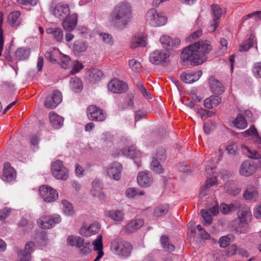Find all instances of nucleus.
<instances>
[{
    "mask_svg": "<svg viewBox=\"0 0 261 261\" xmlns=\"http://www.w3.org/2000/svg\"><path fill=\"white\" fill-rule=\"evenodd\" d=\"M212 49L210 42L207 40L195 42L182 50L180 55V62L183 65L187 62H190L193 66L201 64L206 60V55Z\"/></svg>",
    "mask_w": 261,
    "mask_h": 261,
    "instance_id": "f257e3e1",
    "label": "nucleus"
},
{
    "mask_svg": "<svg viewBox=\"0 0 261 261\" xmlns=\"http://www.w3.org/2000/svg\"><path fill=\"white\" fill-rule=\"evenodd\" d=\"M112 22L118 28H123L130 20L132 10L130 5L125 2L118 4L111 15Z\"/></svg>",
    "mask_w": 261,
    "mask_h": 261,
    "instance_id": "f03ea898",
    "label": "nucleus"
},
{
    "mask_svg": "<svg viewBox=\"0 0 261 261\" xmlns=\"http://www.w3.org/2000/svg\"><path fill=\"white\" fill-rule=\"evenodd\" d=\"M238 218L232 220L230 226L237 232L246 233L247 231L248 224L252 219L250 209L248 206L241 207L237 213Z\"/></svg>",
    "mask_w": 261,
    "mask_h": 261,
    "instance_id": "7ed1b4c3",
    "label": "nucleus"
},
{
    "mask_svg": "<svg viewBox=\"0 0 261 261\" xmlns=\"http://www.w3.org/2000/svg\"><path fill=\"white\" fill-rule=\"evenodd\" d=\"M111 249L115 254L126 258L130 255L132 246L127 242L115 239L111 242Z\"/></svg>",
    "mask_w": 261,
    "mask_h": 261,
    "instance_id": "20e7f679",
    "label": "nucleus"
},
{
    "mask_svg": "<svg viewBox=\"0 0 261 261\" xmlns=\"http://www.w3.org/2000/svg\"><path fill=\"white\" fill-rule=\"evenodd\" d=\"M146 21L151 26L158 27L164 25L167 22V18L154 9H151L146 14Z\"/></svg>",
    "mask_w": 261,
    "mask_h": 261,
    "instance_id": "39448f33",
    "label": "nucleus"
},
{
    "mask_svg": "<svg viewBox=\"0 0 261 261\" xmlns=\"http://www.w3.org/2000/svg\"><path fill=\"white\" fill-rule=\"evenodd\" d=\"M166 157L165 149L163 147L158 148L152 156L151 169L158 173H162L163 168L161 163L165 161Z\"/></svg>",
    "mask_w": 261,
    "mask_h": 261,
    "instance_id": "423d86ee",
    "label": "nucleus"
},
{
    "mask_svg": "<svg viewBox=\"0 0 261 261\" xmlns=\"http://www.w3.org/2000/svg\"><path fill=\"white\" fill-rule=\"evenodd\" d=\"M51 172L53 175L58 179L66 180L69 176L68 169L64 166L62 161L57 160L51 165Z\"/></svg>",
    "mask_w": 261,
    "mask_h": 261,
    "instance_id": "0eeeda50",
    "label": "nucleus"
},
{
    "mask_svg": "<svg viewBox=\"0 0 261 261\" xmlns=\"http://www.w3.org/2000/svg\"><path fill=\"white\" fill-rule=\"evenodd\" d=\"M39 192L40 196L46 202H52L58 198L57 191L48 186H41L39 188Z\"/></svg>",
    "mask_w": 261,
    "mask_h": 261,
    "instance_id": "6e6552de",
    "label": "nucleus"
},
{
    "mask_svg": "<svg viewBox=\"0 0 261 261\" xmlns=\"http://www.w3.org/2000/svg\"><path fill=\"white\" fill-rule=\"evenodd\" d=\"M61 217L59 215L55 214L50 216H43L38 220L39 226L43 229H49L55 224L60 222Z\"/></svg>",
    "mask_w": 261,
    "mask_h": 261,
    "instance_id": "1a4fd4ad",
    "label": "nucleus"
},
{
    "mask_svg": "<svg viewBox=\"0 0 261 261\" xmlns=\"http://www.w3.org/2000/svg\"><path fill=\"white\" fill-rule=\"evenodd\" d=\"M213 166L207 165L205 167V172L207 175V180L205 184L201 188L199 195L200 197H202L207 194L208 189L212 187L217 184V179L216 176L210 177L211 173H213Z\"/></svg>",
    "mask_w": 261,
    "mask_h": 261,
    "instance_id": "9d476101",
    "label": "nucleus"
},
{
    "mask_svg": "<svg viewBox=\"0 0 261 261\" xmlns=\"http://www.w3.org/2000/svg\"><path fill=\"white\" fill-rule=\"evenodd\" d=\"M88 119L91 121H102L106 119V114L103 110L95 105H91L87 109Z\"/></svg>",
    "mask_w": 261,
    "mask_h": 261,
    "instance_id": "9b49d317",
    "label": "nucleus"
},
{
    "mask_svg": "<svg viewBox=\"0 0 261 261\" xmlns=\"http://www.w3.org/2000/svg\"><path fill=\"white\" fill-rule=\"evenodd\" d=\"M212 10V20L210 22L208 31L214 32L219 24V20L221 18L223 11L222 8L218 5L213 4L211 6Z\"/></svg>",
    "mask_w": 261,
    "mask_h": 261,
    "instance_id": "f8f14e48",
    "label": "nucleus"
},
{
    "mask_svg": "<svg viewBox=\"0 0 261 261\" xmlns=\"http://www.w3.org/2000/svg\"><path fill=\"white\" fill-rule=\"evenodd\" d=\"M107 172L108 175L115 180L120 179L122 166L118 162H114L110 164L108 167L105 168Z\"/></svg>",
    "mask_w": 261,
    "mask_h": 261,
    "instance_id": "ddd939ff",
    "label": "nucleus"
},
{
    "mask_svg": "<svg viewBox=\"0 0 261 261\" xmlns=\"http://www.w3.org/2000/svg\"><path fill=\"white\" fill-rule=\"evenodd\" d=\"M62 100V93L58 90H55L51 95L46 97L44 106L48 109H54L61 103Z\"/></svg>",
    "mask_w": 261,
    "mask_h": 261,
    "instance_id": "4468645a",
    "label": "nucleus"
},
{
    "mask_svg": "<svg viewBox=\"0 0 261 261\" xmlns=\"http://www.w3.org/2000/svg\"><path fill=\"white\" fill-rule=\"evenodd\" d=\"M108 88L114 93H122L126 91L127 86L123 81L117 79H113L108 83Z\"/></svg>",
    "mask_w": 261,
    "mask_h": 261,
    "instance_id": "2eb2a0df",
    "label": "nucleus"
},
{
    "mask_svg": "<svg viewBox=\"0 0 261 261\" xmlns=\"http://www.w3.org/2000/svg\"><path fill=\"white\" fill-rule=\"evenodd\" d=\"M169 57V53L166 50H155L150 54L149 61L155 65H159L165 62Z\"/></svg>",
    "mask_w": 261,
    "mask_h": 261,
    "instance_id": "dca6fc26",
    "label": "nucleus"
},
{
    "mask_svg": "<svg viewBox=\"0 0 261 261\" xmlns=\"http://www.w3.org/2000/svg\"><path fill=\"white\" fill-rule=\"evenodd\" d=\"M256 170V165L254 162L246 160L240 166L239 169L240 174L244 176H249Z\"/></svg>",
    "mask_w": 261,
    "mask_h": 261,
    "instance_id": "f3484780",
    "label": "nucleus"
},
{
    "mask_svg": "<svg viewBox=\"0 0 261 261\" xmlns=\"http://www.w3.org/2000/svg\"><path fill=\"white\" fill-rule=\"evenodd\" d=\"M70 13V9L68 4L58 3L53 11V15L59 19H64Z\"/></svg>",
    "mask_w": 261,
    "mask_h": 261,
    "instance_id": "a211bd4d",
    "label": "nucleus"
},
{
    "mask_svg": "<svg viewBox=\"0 0 261 261\" xmlns=\"http://www.w3.org/2000/svg\"><path fill=\"white\" fill-rule=\"evenodd\" d=\"M92 245L93 246V251L95 252L96 255V257L93 261H99L104 255L102 236H98L92 243Z\"/></svg>",
    "mask_w": 261,
    "mask_h": 261,
    "instance_id": "6ab92c4d",
    "label": "nucleus"
},
{
    "mask_svg": "<svg viewBox=\"0 0 261 261\" xmlns=\"http://www.w3.org/2000/svg\"><path fill=\"white\" fill-rule=\"evenodd\" d=\"M91 193L93 197L97 198L100 200H103L106 198L105 194L102 191L101 181L98 179H95L92 182Z\"/></svg>",
    "mask_w": 261,
    "mask_h": 261,
    "instance_id": "aec40b11",
    "label": "nucleus"
},
{
    "mask_svg": "<svg viewBox=\"0 0 261 261\" xmlns=\"http://www.w3.org/2000/svg\"><path fill=\"white\" fill-rule=\"evenodd\" d=\"M77 15L73 13L67 16L62 22V25L65 30L71 31L75 27L77 23Z\"/></svg>",
    "mask_w": 261,
    "mask_h": 261,
    "instance_id": "412c9836",
    "label": "nucleus"
},
{
    "mask_svg": "<svg viewBox=\"0 0 261 261\" xmlns=\"http://www.w3.org/2000/svg\"><path fill=\"white\" fill-rule=\"evenodd\" d=\"M16 177V172L9 163H6L4 166V170L2 178L4 181L10 182Z\"/></svg>",
    "mask_w": 261,
    "mask_h": 261,
    "instance_id": "4be33fe9",
    "label": "nucleus"
},
{
    "mask_svg": "<svg viewBox=\"0 0 261 261\" xmlns=\"http://www.w3.org/2000/svg\"><path fill=\"white\" fill-rule=\"evenodd\" d=\"M202 71L198 70L194 72H185L181 74L182 81L187 84H192L197 81L202 75Z\"/></svg>",
    "mask_w": 261,
    "mask_h": 261,
    "instance_id": "5701e85b",
    "label": "nucleus"
},
{
    "mask_svg": "<svg viewBox=\"0 0 261 261\" xmlns=\"http://www.w3.org/2000/svg\"><path fill=\"white\" fill-rule=\"evenodd\" d=\"M99 230L98 223H93L89 226H83L80 229V233L85 237H90L97 233Z\"/></svg>",
    "mask_w": 261,
    "mask_h": 261,
    "instance_id": "b1692460",
    "label": "nucleus"
},
{
    "mask_svg": "<svg viewBox=\"0 0 261 261\" xmlns=\"http://www.w3.org/2000/svg\"><path fill=\"white\" fill-rule=\"evenodd\" d=\"M105 215L115 222H121L124 219L125 214L123 210H113L106 211Z\"/></svg>",
    "mask_w": 261,
    "mask_h": 261,
    "instance_id": "393cba45",
    "label": "nucleus"
},
{
    "mask_svg": "<svg viewBox=\"0 0 261 261\" xmlns=\"http://www.w3.org/2000/svg\"><path fill=\"white\" fill-rule=\"evenodd\" d=\"M210 89L215 94L220 95L224 91L223 84L213 77L209 79Z\"/></svg>",
    "mask_w": 261,
    "mask_h": 261,
    "instance_id": "a878e982",
    "label": "nucleus"
},
{
    "mask_svg": "<svg viewBox=\"0 0 261 261\" xmlns=\"http://www.w3.org/2000/svg\"><path fill=\"white\" fill-rule=\"evenodd\" d=\"M20 12L15 11L10 13L8 16L9 24L13 28H17L21 23V19L20 18Z\"/></svg>",
    "mask_w": 261,
    "mask_h": 261,
    "instance_id": "bb28decb",
    "label": "nucleus"
},
{
    "mask_svg": "<svg viewBox=\"0 0 261 261\" xmlns=\"http://www.w3.org/2000/svg\"><path fill=\"white\" fill-rule=\"evenodd\" d=\"M152 180V178L148 175L147 172L145 171L139 172L137 176V182L141 187H149L151 185Z\"/></svg>",
    "mask_w": 261,
    "mask_h": 261,
    "instance_id": "cd10ccee",
    "label": "nucleus"
},
{
    "mask_svg": "<svg viewBox=\"0 0 261 261\" xmlns=\"http://www.w3.org/2000/svg\"><path fill=\"white\" fill-rule=\"evenodd\" d=\"M49 118L50 123L54 128L59 129L62 126L64 122V118L58 115L55 112H50L49 113Z\"/></svg>",
    "mask_w": 261,
    "mask_h": 261,
    "instance_id": "c85d7f7f",
    "label": "nucleus"
},
{
    "mask_svg": "<svg viewBox=\"0 0 261 261\" xmlns=\"http://www.w3.org/2000/svg\"><path fill=\"white\" fill-rule=\"evenodd\" d=\"M122 153L124 156L131 159L139 158L141 154V152L134 145L124 148Z\"/></svg>",
    "mask_w": 261,
    "mask_h": 261,
    "instance_id": "c756f323",
    "label": "nucleus"
},
{
    "mask_svg": "<svg viewBox=\"0 0 261 261\" xmlns=\"http://www.w3.org/2000/svg\"><path fill=\"white\" fill-rule=\"evenodd\" d=\"M144 224V220L142 219L132 220L125 226V230L129 232H132L141 228Z\"/></svg>",
    "mask_w": 261,
    "mask_h": 261,
    "instance_id": "7c9ffc66",
    "label": "nucleus"
},
{
    "mask_svg": "<svg viewBox=\"0 0 261 261\" xmlns=\"http://www.w3.org/2000/svg\"><path fill=\"white\" fill-rule=\"evenodd\" d=\"M47 34L51 35L54 40L58 42L63 40V32L60 28H48L46 30Z\"/></svg>",
    "mask_w": 261,
    "mask_h": 261,
    "instance_id": "2f4dec72",
    "label": "nucleus"
},
{
    "mask_svg": "<svg viewBox=\"0 0 261 261\" xmlns=\"http://www.w3.org/2000/svg\"><path fill=\"white\" fill-rule=\"evenodd\" d=\"M243 197L245 199L256 201L258 198V193L254 187L249 186L244 193Z\"/></svg>",
    "mask_w": 261,
    "mask_h": 261,
    "instance_id": "473e14b6",
    "label": "nucleus"
},
{
    "mask_svg": "<svg viewBox=\"0 0 261 261\" xmlns=\"http://www.w3.org/2000/svg\"><path fill=\"white\" fill-rule=\"evenodd\" d=\"M221 102V98L218 96H211L206 98L204 101L205 108L211 109L217 106Z\"/></svg>",
    "mask_w": 261,
    "mask_h": 261,
    "instance_id": "72a5a7b5",
    "label": "nucleus"
},
{
    "mask_svg": "<svg viewBox=\"0 0 261 261\" xmlns=\"http://www.w3.org/2000/svg\"><path fill=\"white\" fill-rule=\"evenodd\" d=\"M146 36L143 34H139L135 36L130 43L132 48H136L139 46H144L146 45Z\"/></svg>",
    "mask_w": 261,
    "mask_h": 261,
    "instance_id": "f704fd0d",
    "label": "nucleus"
},
{
    "mask_svg": "<svg viewBox=\"0 0 261 261\" xmlns=\"http://www.w3.org/2000/svg\"><path fill=\"white\" fill-rule=\"evenodd\" d=\"M232 124L236 128L240 129H243L247 127V121L244 116L239 114L237 117L232 121Z\"/></svg>",
    "mask_w": 261,
    "mask_h": 261,
    "instance_id": "c9c22d12",
    "label": "nucleus"
},
{
    "mask_svg": "<svg viewBox=\"0 0 261 261\" xmlns=\"http://www.w3.org/2000/svg\"><path fill=\"white\" fill-rule=\"evenodd\" d=\"M240 207V203L238 201H235L229 204H221L220 206V211L224 214H227L229 213L235 211Z\"/></svg>",
    "mask_w": 261,
    "mask_h": 261,
    "instance_id": "e433bc0d",
    "label": "nucleus"
},
{
    "mask_svg": "<svg viewBox=\"0 0 261 261\" xmlns=\"http://www.w3.org/2000/svg\"><path fill=\"white\" fill-rule=\"evenodd\" d=\"M30 55V50L25 47H20L15 51V58L19 61L24 60L29 58Z\"/></svg>",
    "mask_w": 261,
    "mask_h": 261,
    "instance_id": "4c0bfd02",
    "label": "nucleus"
},
{
    "mask_svg": "<svg viewBox=\"0 0 261 261\" xmlns=\"http://www.w3.org/2000/svg\"><path fill=\"white\" fill-rule=\"evenodd\" d=\"M67 243L69 246L80 248L84 245V239L80 237L70 236L67 239Z\"/></svg>",
    "mask_w": 261,
    "mask_h": 261,
    "instance_id": "58836bf2",
    "label": "nucleus"
},
{
    "mask_svg": "<svg viewBox=\"0 0 261 261\" xmlns=\"http://www.w3.org/2000/svg\"><path fill=\"white\" fill-rule=\"evenodd\" d=\"M90 81L92 83H96L99 81L103 76L102 72L98 69H92L89 71Z\"/></svg>",
    "mask_w": 261,
    "mask_h": 261,
    "instance_id": "ea45409f",
    "label": "nucleus"
},
{
    "mask_svg": "<svg viewBox=\"0 0 261 261\" xmlns=\"http://www.w3.org/2000/svg\"><path fill=\"white\" fill-rule=\"evenodd\" d=\"M70 87L74 92H80L83 88L82 82L77 77H72L70 81Z\"/></svg>",
    "mask_w": 261,
    "mask_h": 261,
    "instance_id": "a19ab883",
    "label": "nucleus"
},
{
    "mask_svg": "<svg viewBox=\"0 0 261 261\" xmlns=\"http://www.w3.org/2000/svg\"><path fill=\"white\" fill-rule=\"evenodd\" d=\"M87 48L88 43L83 41L77 40L74 42L73 45V49L76 54L85 51Z\"/></svg>",
    "mask_w": 261,
    "mask_h": 261,
    "instance_id": "79ce46f5",
    "label": "nucleus"
},
{
    "mask_svg": "<svg viewBox=\"0 0 261 261\" xmlns=\"http://www.w3.org/2000/svg\"><path fill=\"white\" fill-rule=\"evenodd\" d=\"M255 41V37L253 35H251L248 39L240 45V50L241 51L248 50L253 46Z\"/></svg>",
    "mask_w": 261,
    "mask_h": 261,
    "instance_id": "37998d69",
    "label": "nucleus"
},
{
    "mask_svg": "<svg viewBox=\"0 0 261 261\" xmlns=\"http://www.w3.org/2000/svg\"><path fill=\"white\" fill-rule=\"evenodd\" d=\"M169 210V206L167 204H162L156 206L154 210V215L156 217H160L166 214Z\"/></svg>",
    "mask_w": 261,
    "mask_h": 261,
    "instance_id": "c03bdc74",
    "label": "nucleus"
},
{
    "mask_svg": "<svg viewBox=\"0 0 261 261\" xmlns=\"http://www.w3.org/2000/svg\"><path fill=\"white\" fill-rule=\"evenodd\" d=\"M252 73L256 79H261V62L254 63L251 68Z\"/></svg>",
    "mask_w": 261,
    "mask_h": 261,
    "instance_id": "a18cd8bd",
    "label": "nucleus"
},
{
    "mask_svg": "<svg viewBox=\"0 0 261 261\" xmlns=\"http://www.w3.org/2000/svg\"><path fill=\"white\" fill-rule=\"evenodd\" d=\"M143 191H139L136 188H129L125 191V195L127 198H132L137 195H144Z\"/></svg>",
    "mask_w": 261,
    "mask_h": 261,
    "instance_id": "49530a36",
    "label": "nucleus"
},
{
    "mask_svg": "<svg viewBox=\"0 0 261 261\" xmlns=\"http://www.w3.org/2000/svg\"><path fill=\"white\" fill-rule=\"evenodd\" d=\"M63 205L62 210L64 214L66 215H71L73 213V210L72 205L66 200L62 201Z\"/></svg>",
    "mask_w": 261,
    "mask_h": 261,
    "instance_id": "de8ad7c7",
    "label": "nucleus"
},
{
    "mask_svg": "<svg viewBox=\"0 0 261 261\" xmlns=\"http://www.w3.org/2000/svg\"><path fill=\"white\" fill-rule=\"evenodd\" d=\"M160 41L164 48H167L169 46H172L174 45L171 38L167 35H163L160 39Z\"/></svg>",
    "mask_w": 261,
    "mask_h": 261,
    "instance_id": "09e8293b",
    "label": "nucleus"
},
{
    "mask_svg": "<svg viewBox=\"0 0 261 261\" xmlns=\"http://www.w3.org/2000/svg\"><path fill=\"white\" fill-rule=\"evenodd\" d=\"M161 242L162 247L168 251H172L174 250V246L170 244L168 238L166 236H163L161 238Z\"/></svg>",
    "mask_w": 261,
    "mask_h": 261,
    "instance_id": "8fccbe9b",
    "label": "nucleus"
},
{
    "mask_svg": "<svg viewBox=\"0 0 261 261\" xmlns=\"http://www.w3.org/2000/svg\"><path fill=\"white\" fill-rule=\"evenodd\" d=\"M242 148H244L247 151V152L248 153V156L249 158L253 159H255V160H258V159H260L261 155L257 151H256L255 150H251L249 147L246 146L245 145H243Z\"/></svg>",
    "mask_w": 261,
    "mask_h": 261,
    "instance_id": "3c124183",
    "label": "nucleus"
},
{
    "mask_svg": "<svg viewBox=\"0 0 261 261\" xmlns=\"http://www.w3.org/2000/svg\"><path fill=\"white\" fill-rule=\"evenodd\" d=\"M201 214L204 220L205 225H210L212 222V216L208 210H202Z\"/></svg>",
    "mask_w": 261,
    "mask_h": 261,
    "instance_id": "603ef678",
    "label": "nucleus"
},
{
    "mask_svg": "<svg viewBox=\"0 0 261 261\" xmlns=\"http://www.w3.org/2000/svg\"><path fill=\"white\" fill-rule=\"evenodd\" d=\"M3 23V18L2 15L0 16V57L2 55V51L4 47V31L2 29V25Z\"/></svg>",
    "mask_w": 261,
    "mask_h": 261,
    "instance_id": "864d4df0",
    "label": "nucleus"
},
{
    "mask_svg": "<svg viewBox=\"0 0 261 261\" xmlns=\"http://www.w3.org/2000/svg\"><path fill=\"white\" fill-rule=\"evenodd\" d=\"M244 134L245 137H251L252 140L258 136L257 130L254 125L251 126L249 129L245 130Z\"/></svg>",
    "mask_w": 261,
    "mask_h": 261,
    "instance_id": "5fc2aeb1",
    "label": "nucleus"
},
{
    "mask_svg": "<svg viewBox=\"0 0 261 261\" xmlns=\"http://www.w3.org/2000/svg\"><path fill=\"white\" fill-rule=\"evenodd\" d=\"M128 65L131 69L134 72H138L142 67L141 63L135 59L129 60Z\"/></svg>",
    "mask_w": 261,
    "mask_h": 261,
    "instance_id": "6e6d98bb",
    "label": "nucleus"
},
{
    "mask_svg": "<svg viewBox=\"0 0 261 261\" xmlns=\"http://www.w3.org/2000/svg\"><path fill=\"white\" fill-rule=\"evenodd\" d=\"M231 237V236L228 235L221 237L219 241L220 246L222 248L228 246L230 242Z\"/></svg>",
    "mask_w": 261,
    "mask_h": 261,
    "instance_id": "4d7b16f0",
    "label": "nucleus"
},
{
    "mask_svg": "<svg viewBox=\"0 0 261 261\" xmlns=\"http://www.w3.org/2000/svg\"><path fill=\"white\" fill-rule=\"evenodd\" d=\"M11 208L5 207L0 211V220L4 221L10 215Z\"/></svg>",
    "mask_w": 261,
    "mask_h": 261,
    "instance_id": "13d9d810",
    "label": "nucleus"
},
{
    "mask_svg": "<svg viewBox=\"0 0 261 261\" xmlns=\"http://www.w3.org/2000/svg\"><path fill=\"white\" fill-rule=\"evenodd\" d=\"M197 114L199 116H200L201 118H202L203 117H210L212 116V115L214 114V113L204 109H200L198 110Z\"/></svg>",
    "mask_w": 261,
    "mask_h": 261,
    "instance_id": "bf43d9fd",
    "label": "nucleus"
},
{
    "mask_svg": "<svg viewBox=\"0 0 261 261\" xmlns=\"http://www.w3.org/2000/svg\"><path fill=\"white\" fill-rule=\"evenodd\" d=\"M34 243L33 242H28L25 246L24 250L22 253L23 254H28L30 256L31 253L33 251Z\"/></svg>",
    "mask_w": 261,
    "mask_h": 261,
    "instance_id": "052dcab7",
    "label": "nucleus"
},
{
    "mask_svg": "<svg viewBox=\"0 0 261 261\" xmlns=\"http://www.w3.org/2000/svg\"><path fill=\"white\" fill-rule=\"evenodd\" d=\"M58 53V51L56 50L48 51L46 54L45 57L51 62H56L57 61V59L56 57V54Z\"/></svg>",
    "mask_w": 261,
    "mask_h": 261,
    "instance_id": "680f3d73",
    "label": "nucleus"
},
{
    "mask_svg": "<svg viewBox=\"0 0 261 261\" xmlns=\"http://www.w3.org/2000/svg\"><path fill=\"white\" fill-rule=\"evenodd\" d=\"M229 184H226L224 186V188L226 189H227V192L228 194L235 196L239 194L241 192V189L240 188L237 187H230V188H227V185Z\"/></svg>",
    "mask_w": 261,
    "mask_h": 261,
    "instance_id": "e2e57ef3",
    "label": "nucleus"
},
{
    "mask_svg": "<svg viewBox=\"0 0 261 261\" xmlns=\"http://www.w3.org/2000/svg\"><path fill=\"white\" fill-rule=\"evenodd\" d=\"M84 67V66L83 64L78 62L76 61L73 65L72 70L70 71V73L71 74H74L75 73H76L79 71H80L81 69H82Z\"/></svg>",
    "mask_w": 261,
    "mask_h": 261,
    "instance_id": "0e129e2a",
    "label": "nucleus"
},
{
    "mask_svg": "<svg viewBox=\"0 0 261 261\" xmlns=\"http://www.w3.org/2000/svg\"><path fill=\"white\" fill-rule=\"evenodd\" d=\"M39 240H37L39 246H45L47 243L46 235L44 232L40 233Z\"/></svg>",
    "mask_w": 261,
    "mask_h": 261,
    "instance_id": "69168bd1",
    "label": "nucleus"
},
{
    "mask_svg": "<svg viewBox=\"0 0 261 261\" xmlns=\"http://www.w3.org/2000/svg\"><path fill=\"white\" fill-rule=\"evenodd\" d=\"M238 250V247L235 244H232L228 248V254L230 256L236 255L237 254Z\"/></svg>",
    "mask_w": 261,
    "mask_h": 261,
    "instance_id": "338daca9",
    "label": "nucleus"
},
{
    "mask_svg": "<svg viewBox=\"0 0 261 261\" xmlns=\"http://www.w3.org/2000/svg\"><path fill=\"white\" fill-rule=\"evenodd\" d=\"M100 35L102 36L104 42L108 44H112L113 38L111 35L108 34H101Z\"/></svg>",
    "mask_w": 261,
    "mask_h": 261,
    "instance_id": "774afa93",
    "label": "nucleus"
}]
</instances>
